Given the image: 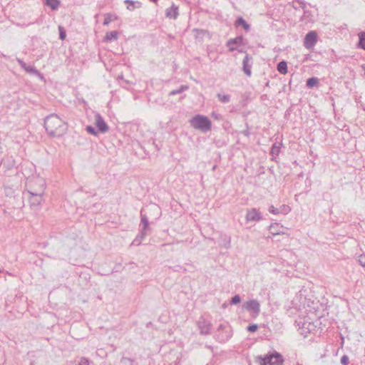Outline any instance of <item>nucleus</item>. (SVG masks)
Listing matches in <instances>:
<instances>
[{"mask_svg": "<svg viewBox=\"0 0 365 365\" xmlns=\"http://www.w3.org/2000/svg\"><path fill=\"white\" fill-rule=\"evenodd\" d=\"M44 127L47 133L53 137H61L67 130L66 122L56 114H51L45 118Z\"/></svg>", "mask_w": 365, "mask_h": 365, "instance_id": "obj_1", "label": "nucleus"}, {"mask_svg": "<svg viewBox=\"0 0 365 365\" xmlns=\"http://www.w3.org/2000/svg\"><path fill=\"white\" fill-rule=\"evenodd\" d=\"M26 190L27 194H31V192L44 194L46 190L45 180L40 176H34L28 179L26 183Z\"/></svg>", "mask_w": 365, "mask_h": 365, "instance_id": "obj_2", "label": "nucleus"}, {"mask_svg": "<svg viewBox=\"0 0 365 365\" xmlns=\"http://www.w3.org/2000/svg\"><path fill=\"white\" fill-rule=\"evenodd\" d=\"M190 125L196 129L200 130L203 133L210 131L212 128L210 120L205 115H196L190 120Z\"/></svg>", "mask_w": 365, "mask_h": 365, "instance_id": "obj_3", "label": "nucleus"}, {"mask_svg": "<svg viewBox=\"0 0 365 365\" xmlns=\"http://www.w3.org/2000/svg\"><path fill=\"white\" fill-rule=\"evenodd\" d=\"M257 358L261 365H282L284 362L282 354L276 351Z\"/></svg>", "mask_w": 365, "mask_h": 365, "instance_id": "obj_4", "label": "nucleus"}, {"mask_svg": "<svg viewBox=\"0 0 365 365\" xmlns=\"http://www.w3.org/2000/svg\"><path fill=\"white\" fill-rule=\"evenodd\" d=\"M232 336L230 326L228 323H223L219 325L217 329L215 339L220 343L227 341Z\"/></svg>", "mask_w": 365, "mask_h": 365, "instance_id": "obj_5", "label": "nucleus"}, {"mask_svg": "<svg viewBox=\"0 0 365 365\" xmlns=\"http://www.w3.org/2000/svg\"><path fill=\"white\" fill-rule=\"evenodd\" d=\"M28 195L31 209L34 211L39 210L41 207L42 202L44 201V194L31 192V194Z\"/></svg>", "mask_w": 365, "mask_h": 365, "instance_id": "obj_6", "label": "nucleus"}, {"mask_svg": "<svg viewBox=\"0 0 365 365\" xmlns=\"http://www.w3.org/2000/svg\"><path fill=\"white\" fill-rule=\"evenodd\" d=\"M244 307L254 317L259 314L260 304L256 299H252L245 302Z\"/></svg>", "mask_w": 365, "mask_h": 365, "instance_id": "obj_7", "label": "nucleus"}, {"mask_svg": "<svg viewBox=\"0 0 365 365\" xmlns=\"http://www.w3.org/2000/svg\"><path fill=\"white\" fill-rule=\"evenodd\" d=\"M197 324L201 334L208 335L210 334L212 324L210 321L203 317H200L197 321Z\"/></svg>", "mask_w": 365, "mask_h": 365, "instance_id": "obj_8", "label": "nucleus"}, {"mask_svg": "<svg viewBox=\"0 0 365 365\" xmlns=\"http://www.w3.org/2000/svg\"><path fill=\"white\" fill-rule=\"evenodd\" d=\"M317 41V35L315 31H309L304 38V46L306 48L310 49L314 46Z\"/></svg>", "mask_w": 365, "mask_h": 365, "instance_id": "obj_9", "label": "nucleus"}, {"mask_svg": "<svg viewBox=\"0 0 365 365\" xmlns=\"http://www.w3.org/2000/svg\"><path fill=\"white\" fill-rule=\"evenodd\" d=\"M16 61L26 73L37 76L41 78H43L42 74L36 68L26 65V63L21 58H17Z\"/></svg>", "mask_w": 365, "mask_h": 365, "instance_id": "obj_10", "label": "nucleus"}, {"mask_svg": "<svg viewBox=\"0 0 365 365\" xmlns=\"http://www.w3.org/2000/svg\"><path fill=\"white\" fill-rule=\"evenodd\" d=\"M245 219L247 222H259L262 219V213L256 208L248 210Z\"/></svg>", "mask_w": 365, "mask_h": 365, "instance_id": "obj_11", "label": "nucleus"}, {"mask_svg": "<svg viewBox=\"0 0 365 365\" xmlns=\"http://www.w3.org/2000/svg\"><path fill=\"white\" fill-rule=\"evenodd\" d=\"M252 63V57L247 53L242 61V71L248 77H250L252 75L251 68Z\"/></svg>", "mask_w": 365, "mask_h": 365, "instance_id": "obj_12", "label": "nucleus"}, {"mask_svg": "<svg viewBox=\"0 0 365 365\" xmlns=\"http://www.w3.org/2000/svg\"><path fill=\"white\" fill-rule=\"evenodd\" d=\"M95 124L98 130L101 133H106L108 130V125L99 113L96 114Z\"/></svg>", "mask_w": 365, "mask_h": 365, "instance_id": "obj_13", "label": "nucleus"}, {"mask_svg": "<svg viewBox=\"0 0 365 365\" xmlns=\"http://www.w3.org/2000/svg\"><path fill=\"white\" fill-rule=\"evenodd\" d=\"M140 226H142L140 230V237H143L145 236L148 232L150 231L148 220L145 215H143V212H140Z\"/></svg>", "mask_w": 365, "mask_h": 365, "instance_id": "obj_14", "label": "nucleus"}, {"mask_svg": "<svg viewBox=\"0 0 365 365\" xmlns=\"http://www.w3.org/2000/svg\"><path fill=\"white\" fill-rule=\"evenodd\" d=\"M243 38L242 36H237L234 38H230L227 42V46L229 47L230 51H234L236 50L235 46H241L243 45L242 43Z\"/></svg>", "mask_w": 365, "mask_h": 365, "instance_id": "obj_15", "label": "nucleus"}, {"mask_svg": "<svg viewBox=\"0 0 365 365\" xmlns=\"http://www.w3.org/2000/svg\"><path fill=\"white\" fill-rule=\"evenodd\" d=\"M269 232L273 236L284 234V232L283 231L284 230V227L279 223H277L276 222V223L271 224L269 227Z\"/></svg>", "mask_w": 365, "mask_h": 365, "instance_id": "obj_16", "label": "nucleus"}, {"mask_svg": "<svg viewBox=\"0 0 365 365\" xmlns=\"http://www.w3.org/2000/svg\"><path fill=\"white\" fill-rule=\"evenodd\" d=\"M124 3L127 4V9L130 11H133L135 9L140 8L141 6V3L139 1L125 0Z\"/></svg>", "mask_w": 365, "mask_h": 365, "instance_id": "obj_17", "label": "nucleus"}, {"mask_svg": "<svg viewBox=\"0 0 365 365\" xmlns=\"http://www.w3.org/2000/svg\"><path fill=\"white\" fill-rule=\"evenodd\" d=\"M178 15V7L173 5L170 8L166 9V16L170 18L176 19Z\"/></svg>", "mask_w": 365, "mask_h": 365, "instance_id": "obj_18", "label": "nucleus"}, {"mask_svg": "<svg viewBox=\"0 0 365 365\" xmlns=\"http://www.w3.org/2000/svg\"><path fill=\"white\" fill-rule=\"evenodd\" d=\"M236 26H242L245 31H248L250 28V24H248L246 21L242 17H238L235 21Z\"/></svg>", "mask_w": 365, "mask_h": 365, "instance_id": "obj_19", "label": "nucleus"}, {"mask_svg": "<svg viewBox=\"0 0 365 365\" xmlns=\"http://www.w3.org/2000/svg\"><path fill=\"white\" fill-rule=\"evenodd\" d=\"M118 39V32L115 31H113L110 32H108L105 36L106 41H111Z\"/></svg>", "mask_w": 365, "mask_h": 365, "instance_id": "obj_20", "label": "nucleus"}, {"mask_svg": "<svg viewBox=\"0 0 365 365\" xmlns=\"http://www.w3.org/2000/svg\"><path fill=\"white\" fill-rule=\"evenodd\" d=\"M277 71L282 74H286L287 73V63L284 61H280L277 66Z\"/></svg>", "mask_w": 365, "mask_h": 365, "instance_id": "obj_21", "label": "nucleus"}, {"mask_svg": "<svg viewBox=\"0 0 365 365\" xmlns=\"http://www.w3.org/2000/svg\"><path fill=\"white\" fill-rule=\"evenodd\" d=\"M189 89V86L187 85H182L178 89L173 90L169 93V96H175L177 94H180L185 91Z\"/></svg>", "mask_w": 365, "mask_h": 365, "instance_id": "obj_22", "label": "nucleus"}, {"mask_svg": "<svg viewBox=\"0 0 365 365\" xmlns=\"http://www.w3.org/2000/svg\"><path fill=\"white\" fill-rule=\"evenodd\" d=\"M46 4L52 10H56L59 6L60 1L58 0H46Z\"/></svg>", "mask_w": 365, "mask_h": 365, "instance_id": "obj_23", "label": "nucleus"}, {"mask_svg": "<svg viewBox=\"0 0 365 365\" xmlns=\"http://www.w3.org/2000/svg\"><path fill=\"white\" fill-rule=\"evenodd\" d=\"M217 97L218 100L222 103H227L230 101V96L227 94L217 93Z\"/></svg>", "mask_w": 365, "mask_h": 365, "instance_id": "obj_24", "label": "nucleus"}, {"mask_svg": "<svg viewBox=\"0 0 365 365\" xmlns=\"http://www.w3.org/2000/svg\"><path fill=\"white\" fill-rule=\"evenodd\" d=\"M359 41L358 43V46L362 49L365 50V32H361L359 34Z\"/></svg>", "mask_w": 365, "mask_h": 365, "instance_id": "obj_25", "label": "nucleus"}, {"mask_svg": "<svg viewBox=\"0 0 365 365\" xmlns=\"http://www.w3.org/2000/svg\"><path fill=\"white\" fill-rule=\"evenodd\" d=\"M319 83V80L317 78H310L307 81V86L309 88H313L317 86Z\"/></svg>", "mask_w": 365, "mask_h": 365, "instance_id": "obj_26", "label": "nucleus"}, {"mask_svg": "<svg viewBox=\"0 0 365 365\" xmlns=\"http://www.w3.org/2000/svg\"><path fill=\"white\" fill-rule=\"evenodd\" d=\"M105 19H104V21H103V25H108L112 21L115 20L116 19L115 16H114L113 15L110 14H105Z\"/></svg>", "mask_w": 365, "mask_h": 365, "instance_id": "obj_27", "label": "nucleus"}, {"mask_svg": "<svg viewBox=\"0 0 365 365\" xmlns=\"http://www.w3.org/2000/svg\"><path fill=\"white\" fill-rule=\"evenodd\" d=\"M291 211V208L289 206L286 205H282L279 207V214L282 213L284 215L288 214Z\"/></svg>", "mask_w": 365, "mask_h": 365, "instance_id": "obj_28", "label": "nucleus"}, {"mask_svg": "<svg viewBox=\"0 0 365 365\" xmlns=\"http://www.w3.org/2000/svg\"><path fill=\"white\" fill-rule=\"evenodd\" d=\"M59 38L61 40H64L66 37V32L62 26H58Z\"/></svg>", "mask_w": 365, "mask_h": 365, "instance_id": "obj_29", "label": "nucleus"}, {"mask_svg": "<svg viewBox=\"0 0 365 365\" xmlns=\"http://www.w3.org/2000/svg\"><path fill=\"white\" fill-rule=\"evenodd\" d=\"M120 364L123 365H133V360L128 357H122L120 359Z\"/></svg>", "mask_w": 365, "mask_h": 365, "instance_id": "obj_30", "label": "nucleus"}, {"mask_svg": "<svg viewBox=\"0 0 365 365\" xmlns=\"http://www.w3.org/2000/svg\"><path fill=\"white\" fill-rule=\"evenodd\" d=\"M240 302H241V297H240V295L236 294L233 297H232V299L230 300V304H232V305L237 304L240 303Z\"/></svg>", "mask_w": 365, "mask_h": 365, "instance_id": "obj_31", "label": "nucleus"}, {"mask_svg": "<svg viewBox=\"0 0 365 365\" xmlns=\"http://www.w3.org/2000/svg\"><path fill=\"white\" fill-rule=\"evenodd\" d=\"M90 360L86 357H81L78 365H90Z\"/></svg>", "mask_w": 365, "mask_h": 365, "instance_id": "obj_32", "label": "nucleus"}, {"mask_svg": "<svg viewBox=\"0 0 365 365\" xmlns=\"http://www.w3.org/2000/svg\"><path fill=\"white\" fill-rule=\"evenodd\" d=\"M86 130L88 133L92 134L93 135H96L98 133V132L96 130V129L91 125L86 126Z\"/></svg>", "mask_w": 365, "mask_h": 365, "instance_id": "obj_33", "label": "nucleus"}, {"mask_svg": "<svg viewBox=\"0 0 365 365\" xmlns=\"http://www.w3.org/2000/svg\"><path fill=\"white\" fill-rule=\"evenodd\" d=\"M280 147L279 145H277L276 144H274L272 147L271 153L272 155H278L279 153Z\"/></svg>", "mask_w": 365, "mask_h": 365, "instance_id": "obj_34", "label": "nucleus"}, {"mask_svg": "<svg viewBox=\"0 0 365 365\" xmlns=\"http://www.w3.org/2000/svg\"><path fill=\"white\" fill-rule=\"evenodd\" d=\"M258 326L256 324H250L247 327V329L250 332H255L257 330Z\"/></svg>", "mask_w": 365, "mask_h": 365, "instance_id": "obj_35", "label": "nucleus"}, {"mask_svg": "<svg viewBox=\"0 0 365 365\" xmlns=\"http://www.w3.org/2000/svg\"><path fill=\"white\" fill-rule=\"evenodd\" d=\"M359 262L362 266L364 267L365 265V254L362 253L359 256Z\"/></svg>", "mask_w": 365, "mask_h": 365, "instance_id": "obj_36", "label": "nucleus"}, {"mask_svg": "<svg viewBox=\"0 0 365 365\" xmlns=\"http://www.w3.org/2000/svg\"><path fill=\"white\" fill-rule=\"evenodd\" d=\"M269 212L272 214H274V215H277L279 214V208H276L274 207L273 205H271L269 207Z\"/></svg>", "mask_w": 365, "mask_h": 365, "instance_id": "obj_37", "label": "nucleus"}, {"mask_svg": "<svg viewBox=\"0 0 365 365\" xmlns=\"http://www.w3.org/2000/svg\"><path fill=\"white\" fill-rule=\"evenodd\" d=\"M341 364L342 365H348L349 364V357L346 355L342 356L341 358Z\"/></svg>", "mask_w": 365, "mask_h": 365, "instance_id": "obj_38", "label": "nucleus"}, {"mask_svg": "<svg viewBox=\"0 0 365 365\" xmlns=\"http://www.w3.org/2000/svg\"><path fill=\"white\" fill-rule=\"evenodd\" d=\"M212 117L214 118L215 119H217V120H220L221 119V115L219 114V113H215V112H212Z\"/></svg>", "mask_w": 365, "mask_h": 365, "instance_id": "obj_39", "label": "nucleus"}, {"mask_svg": "<svg viewBox=\"0 0 365 365\" xmlns=\"http://www.w3.org/2000/svg\"><path fill=\"white\" fill-rule=\"evenodd\" d=\"M361 68H363V70L365 71V64H363V65L361 66Z\"/></svg>", "mask_w": 365, "mask_h": 365, "instance_id": "obj_40", "label": "nucleus"}, {"mask_svg": "<svg viewBox=\"0 0 365 365\" xmlns=\"http://www.w3.org/2000/svg\"><path fill=\"white\" fill-rule=\"evenodd\" d=\"M135 242H140V241L138 240V238H136V239L135 240Z\"/></svg>", "mask_w": 365, "mask_h": 365, "instance_id": "obj_41", "label": "nucleus"}, {"mask_svg": "<svg viewBox=\"0 0 365 365\" xmlns=\"http://www.w3.org/2000/svg\"><path fill=\"white\" fill-rule=\"evenodd\" d=\"M222 307H226V304H224L222 305Z\"/></svg>", "mask_w": 365, "mask_h": 365, "instance_id": "obj_42", "label": "nucleus"}, {"mask_svg": "<svg viewBox=\"0 0 365 365\" xmlns=\"http://www.w3.org/2000/svg\"><path fill=\"white\" fill-rule=\"evenodd\" d=\"M364 267H365V264H364Z\"/></svg>", "mask_w": 365, "mask_h": 365, "instance_id": "obj_43", "label": "nucleus"}]
</instances>
